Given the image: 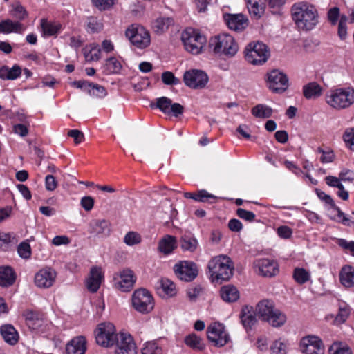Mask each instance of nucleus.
<instances>
[{"mask_svg":"<svg viewBox=\"0 0 354 354\" xmlns=\"http://www.w3.org/2000/svg\"><path fill=\"white\" fill-rule=\"evenodd\" d=\"M203 288L200 285H196L187 290V295L189 299L195 300L202 292Z\"/></svg>","mask_w":354,"mask_h":354,"instance_id":"e2e57ef3","label":"nucleus"},{"mask_svg":"<svg viewBox=\"0 0 354 354\" xmlns=\"http://www.w3.org/2000/svg\"><path fill=\"white\" fill-rule=\"evenodd\" d=\"M185 343L186 345L195 350L202 351L205 348V344L202 339L194 333L185 337Z\"/></svg>","mask_w":354,"mask_h":354,"instance_id":"ea45409f","label":"nucleus"},{"mask_svg":"<svg viewBox=\"0 0 354 354\" xmlns=\"http://www.w3.org/2000/svg\"><path fill=\"white\" fill-rule=\"evenodd\" d=\"M351 308L350 306L344 303L339 306L338 313L335 317L334 324L340 325L346 322L351 314Z\"/></svg>","mask_w":354,"mask_h":354,"instance_id":"4c0bfd02","label":"nucleus"},{"mask_svg":"<svg viewBox=\"0 0 354 354\" xmlns=\"http://www.w3.org/2000/svg\"><path fill=\"white\" fill-rule=\"evenodd\" d=\"M174 23L171 17H159L154 21L152 28L157 34H162L166 31Z\"/></svg>","mask_w":354,"mask_h":354,"instance_id":"f704fd0d","label":"nucleus"},{"mask_svg":"<svg viewBox=\"0 0 354 354\" xmlns=\"http://www.w3.org/2000/svg\"><path fill=\"white\" fill-rule=\"evenodd\" d=\"M216 196L208 193L206 190L202 189L196 193V201L199 202H209L211 199L215 200Z\"/></svg>","mask_w":354,"mask_h":354,"instance_id":"bf43d9fd","label":"nucleus"},{"mask_svg":"<svg viewBox=\"0 0 354 354\" xmlns=\"http://www.w3.org/2000/svg\"><path fill=\"white\" fill-rule=\"evenodd\" d=\"M293 278L299 284H304L310 279V273L304 268H295Z\"/></svg>","mask_w":354,"mask_h":354,"instance_id":"a18cd8bd","label":"nucleus"},{"mask_svg":"<svg viewBox=\"0 0 354 354\" xmlns=\"http://www.w3.org/2000/svg\"><path fill=\"white\" fill-rule=\"evenodd\" d=\"M24 25L19 21L11 19L2 20L0 22V33L9 34L11 32L21 33L24 30Z\"/></svg>","mask_w":354,"mask_h":354,"instance_id":"bb28decb","label":"nucleus"},{"mask_svg":"<svg viewBox=\"0 0 354 354\" xmlns=\"http://www.w3.org/2000/svg\"><path fill=\"white\" fill-rule=\"evenodd\" d=\"M207 268L212 282L228 281L233 274L234 265L230 258L225 255H219L212 258Z\"/></svg>","mask_w":354,"mask_h":354,"instance_id":"f03ea898","label":"nucleus"},{"mask_svg":"<svg viewBox=\"0 0 354 354\" xmlns=\"http://www.w3.org/2000/svg\"><path fill=\"white\" fill-rule=\"evenodd\" d=\"M86 351V341L84 337L73 338L66 346L67 354H84Z\"/></svg>","mask_w":354,"mask_h":354,"instance_id":"b1692460","label":"nucleus"},{"mask_svg":"<svg viewBox=\"0 0 354 354\" xmlns=\"http://www.w3.org/2000/svg\"><path fill=\"white\" fill-rule=\"evenodd\" d=\"M161 77L163 83L166 85H176L180 83L179 79L176 78L170 71L163 72Z\"/></svg>","mask_w":354,"mask_h":354,"instance_id":"5fc2aeb1","label":"nucleus"},{"mask_svg":"<svg viewBox=\"0 0 354 354\" xmlns=\"http://www.w3.org/2000/svg\"><path fill=\"white\" fill-rule=\"evenodd\" d=\"M317 151L322 154L320 158V160L322 163H329L333 161L335 156L332 151H325L322 147H318Z\"/></svg>","mask_w":354,"mask_h":354,"instance_id":"680f3d73","label":"nucleus"},{"mask_svg":"<svg viewBox=\"0 0 354 354\" xmlns=\"http://www.w3.org/2000/svg\"><path fill=\"white\" fill-rule=\"evenodd\" d=\"M110 230V223L105 219H94L88 225V232L96 236H108Z\"/></svg>","mask_w":354,"mask_h":354,"instance_id":"5701e85b","label":"nucleus"},{"mask_svg":"<svg viewBox=\"0 0 354 354\" xmlns=\"http://www.w3.org/2000/svg\"><path fill=\"white\" fill-rule=\"evenodd\" d=\"M174 272L180 280L186 282L192 281L198 274L196 264L189 261H183L175 264Z\"/></svg>","mask_w":354,"mask_h":354,"instance_id":"f8f14e48","label":"nucleus"},{"mask_svg":"<svg viewBox=\"0 0 354 354\" xmlns=\"http://www.w3.org/2000/svg\"><path fill=\"white\" fill-rule=\"evenodd\" d=\"M208 76L200 70L186 71L183 80L186 86L194 89L203 88L208 82Z\"/></svg>","mask_w":354,"mask_h":354,"instance_id":"2eb2a0df","label":"nucleus"},{"mask_svg":"<svg viewBox=\"0 0 354 354\" xmlns=\"http://www.w3.org/2000/svg\"><path fill=\"white\" fill-rule=\"evenodd\" d=\"M21 74V68L15 65L12 68L3 66L0 68V78L2 80H15Z\"/></svg>","mask_w":354,"mask_h":354,"instance_id":"473e14b6","label":"nucleus"},{"mask_svg":"<svg viewBox=\"0 0 354 354\" xmlns=\"http://www.w3.org/2000/svg\"><path fill=\"white\" fill-rule=\"evenodd\" d=\"M292 16L297 26L303 30H310L318 24V12L311 4L302 1L292 7Z\"/></svg>","mask_w":354,"mask_h":354,"instance_id":"f257e3e1","label":"nucleus"},{"mask_svg":"<svg viewBox=\"0 0 354 354\" xmlns=\"http://www.w3.org/2000/svg\"><path fill=\"white\" fill-rule=\"evenodd\" d=\"M221 298L226 302H234L239 298L237 288L231 285L224 286L220 291Z\"/></svg>","mask_w":354,"mask_h":354,"instance_id":"c756f323","label":"nucleus"},{"mask_svg":"<svg viewBox=\"0 0 354 354\" xmlns=\"http://www.w3.org/2000/svg\"><path fill=\"white\" fill-rule=\"evenodd\" d=\"M341 283L346 287L354 286V268L351 266H344L339 273Z\"/></svg>","mask_w":354,"mask_h":354,"instance_id":"c85d7f7f","label":"nucleus"},{"mask_svg":"<svg viewBox=\"0 0 354 354\" xmlns=\"http://www.w3.org/2000/svg\"><path fill=\"white\" fill-rule=\"evenodd\" d=\"M114 280L115 288L125 292L133 288L136 277L132 270L124 269L117 274V277H114Z\"/></svg>","mask_w":354,"mask_h":354,"instance_id":"dca6fc26","label":"nucleus"},{"mask_svg":"<svg viewBox=\"0 0 354 354\" xmlns=\"http://www.w3.org/2000/svg\"><path fill=\"white\" fill-rule=\"evenodd\" d=\"M270 57L268 46L262 42L250 43L245 50V58L248 62L253 65L264 64Z\"/></svg>","mask_w":354,"mask_h":354,"instance_id":"6e6552de","label":"nucleus"},{"mask_svg":"<svg viewBox=\"0 0 354 354\" xmlns=\"http://www.w3.org/2000/svg\"><path fill=\"white\" fill-rule=\"evenodd\" d=\"M41 26L43 35L46 37L55 35L61 30V24L59 23L50 22L44 19L41 21Z\"/></svg>","mask_w":354,"mask_h":354,"instance_id":"72a5a7b5","label":"nucleus"},{"mask_svg":"<svg viewBox=\"0 0 354 354\" xmlns=\"http://www.w3.org/2000/svg\"><path fill=\"white\" fill-rule=\"evenodd\" d=\"M142 241L140 234L136 232L131 231L127 232L124 237V242L129 246L139 244Z\"/></svg>","mask_w":354,"mask_h":354,"instance_id":"49530a36","label":"nucleus"},{"mask_svg":"<svg viewBox=\"0 0 354 354\" xmlns=\"http://www.w3.org/2000/svg\"><path fill=\"white\" fill-rule=\"evenodd\" d=\"M286 346L280 341H275L271 346V354H286Z\"/></svg>","mask_w":354,"mask_h":354,"instance_id":"0e129e2a","label":"nucleus"},{"mask_svg":"<svg viewBox=\"0 0 354 354\" xmlns=\"http://www.w3.org/2000/svg\"><path fill=\"white\" fill-rule=\"evenodd\" d=\"M337 243L343 249L349 250L354 256V241H348L344 239H337Z\"/></svg>","mask_w":354,"mask_h":354,"instance_id":"69168bd1","label":"nucleus"},{"mask_svg":"<svg viewBox=\"0 0 354 354\" xmlns=\"http://www.w3.org/2000/svg\"><path fill=\"white\" fill-rule=\"evenodd\" d=\"M260 1H257L256 4H247L248 9L252 17L259 19L263 15L265 7L262 4H259Z\"/></svg>","mask_w":354,"mask_h":354,"instance_id":"c03bdc74","label":"nucleus"},{"mask_svg":"<svg viewBox=\"0 0 354 354\" xmlns=\"http://www.w3.org/2000/svg\"><path fill=\"white\" fill-rule=\"evenodd\" d=\"M300 348L305 354H324V346L322 340L317 336L309 335L303 337Z\"/></svg>","mask_w":354,"mask_h":354,"instance_id":"f3484780","label":"nucleus"},{"mask_svg":"<svg viewBox=\"0 0 354 354\" xmlns=\"http://www.w3.org/2000/svg\"><path fill=\"white\" fill-rule=\"evenodd\" d=\"M329 351L330 354H353L350 347L342 343H334Z\"/></svg>","mask_w":354,"mask_h":354,"instance_id":"3c124183","label":"nucleus"},{"mask_svg":"<svg viewBox=\"0 0 354 354\" xmlns=\"http://www.w3.org/2000/svg\"><path fill=\"white\" fill-rule=\"evenodd\" d=\"M115 354H137L136 346L131 335L120 333L119 338L115 344Z\"/></svg>","mask_w":354,"mask_h":354,"instance_id":"6ab92c4d","label":"nucleus"},{"mask_svg":"<svg viewBox=\"0 0 354 354\" xmlns=\"http://www.w3.org/2000/svg\"><path fill=\"white\" fill-rule=\"evenodd\" d=\"M88 93L90 95L97 97H104L106 95V91L102 86L91 82V86Z\"/></svg>","mask_w":354,"mask_h":354,"instance_id":"603ef678","label":"nucleus"},{"mask_svg":"<svg viewBox=\"0 0 354 354\" xmlns=\"http://www.w3.org/2000/svg\"><path fill=\"white\" fill-rule=\"evenodd\" d=\"M256 315L257 313L252 306H245L243 307L240 318L242 324L246 330L251 329L256 324L257 322Z\"/></svg>","mask_w":354,"mask_h":354,"instance_id":"393cba45","label":"nucleus"},{"mask_svg":"<svg viewBox=\"0 0 354 354\" xmlns=\"http://www.w3.org/2000/svg\"><path fill=\"white\" fill-rule=\"evenodd\" d=\"M121 69L120 62L114 57L106 59L102 66V72L105 75L119 73Z\"/></svg>","mask_w":354,"mask_h":354,"instance_id":"2f4dec72","label":"nucleus"},{"mask_svg":"<svg viewBox=\"0 0 354 354\" xmlns=\"http://www.w3.org/2000/svg\"><path fill=\"white\" fill-rule=\"evenodd\" d=\"M0 332L3 339L7 344L11 346L17 344L19 338V333L12 325H2L0 328Z\"/></svg>","mask_w":354,"mask_h":354,"instance_id":"a878e982","label":"nucleus"},{"mask_svg":"<svg viewBox=\"0 0 354 354\" xmlns=\"http://www.w3.org/2000/svg\"><path fill=\"white\" fill-rule=\"evenodd\" d=\"M103 28L102 21L96 17L91 16L87 18L86 30L89 33L100 32Z\"/></svg>","mask_w":354,"mask_h":354,"instance_id":"37998d69","label":"nucleus"},{"mask_svg":"<svg viewBox=\"0 0 354 354\" xmlns=\"http://www.w3.org/2000/svg\"><path fill=\"white\" fill-rule=\"evenodd\" d=\"M207 335L209 341L217 347L225 346L230 340L225 326L218 322L212 323L207 327Z\"/></svg>","mask_w":354,"mask_h":354,"instance_id":"9b49d317","label":"nucleus"},{"mask_svg":"<svg viewBox=\"0 0 354 354\" xmlns=\"http://www.w3.org/2000/svg\"><path fill=\"white\" fill-rule=\"evenodd\" d=\"M118 0H91L93 4L100 10H109L113 8Z\"/></svg>","mask_w":354,"mask_h":354,"instance_id":"8fccbe9b","label":"nucleus"},{"mask_svg":"<svg viewBox=\"0 0 354 354\" xmlns=\"http://www.w3.org/2000/svg\"><path fill=\"white\" fill-rule=\"evenodd\" d=\"M126 36L138 48L147 47L151 42L149 32L142 26L132 25L126 30Z\"/></svg>","mask_w":354,"mask_h":354,"instance_id":"9d476101","label":"nucleus"},{"mask_svg":"<svg viewBox=\"0 0 354 354\" xmlns=\"http://www.w3.org/2000/svg\"><path fill=\"white\" fill-rule=\"evenodd\" d=\"M341 181L352 182L354 180V171L350 169H344L339 174Z\"/></svg>","mask_w":354,"mask_h":354,"instance_id":"774afa93","label":"nucleus"},{"mask_svg":"<svg viewBox=\"0 0 354 354\" xmlns=\"http://www.w3.org/2000/svg\"><path fill=\"white\" fill-rule=\"evenodd\" d=\"M335 210L337 212V218L335 219L337 222L348 227L354 225V221L351 218L346 216L339 207H335Z\"/></svg>","mask_w":354,"mask_h":354,"instance_id":"864d4df0","label":"nucleus"},{"mask_svg":"<svg viewBox=\"0 0 354 354\" xmlns=\"http://www.w3.org/2000/svg\"><path fill=\"white\" fill-rule=\"evenodd\" d=\"M224 19L228 28L236 32L243 30L248 26V20L243 14H227Z\"/></svg>","mask_w":354,"mask_h":354,"instance_id":"412c9836","label":"nucleus"},{"mask_svg":"<svg viewBox=\"0 0 354 354\" xmlns=\"http://www.w3.org/2000/svg\"><path fill=\"white\" fill-rule=\"evenodd\" d=\"M152 108L159 109L162 113L166 115H172L178 118L182 115L184 111V107L179 103L172 104L170 98L167 97H161L156 100V104H151Z\"/></svg>","mask_w":354,"mask_h":354,"instance_id":"4468645a","label":"nucleus"},{"mask_svg":"<svg viewBox=\"0 0 354 354\" xmlns=\"http://www.w3.org/2000/svg\"><path fill=\"white\" fill-rule=\"evenodd\" d=\"M80 205L84 210L91 211L94 205V199L91 196H84L81 198Z\"/></svg>","mask_w":354,"mask_h":354,"instance_id":"338daca9","label":"nucleus"},{"mask_svg":"<svg viewBox=\"0 0 354 354\" xmlns=\"http://www.w3.org/2000/svg\"><path fill=\"white\" fill-rule=\"evenodd\" d=\"M180 247L184 251L194 252L198 247V241L189 234H185L181 237Z\"/></svg>","mask_w":354,"mask_h":354,"instance_id":"58836bf2","label":"nucleus"},{"mask_svg":"<svg viewBox=\"0 0 354 354\" xmlns=\"http://www.w3.org/2000/svg\"><path fill=\"white\" fill-rule=\"evenodd\" d=\"M160 285L163 292L169 297H173L177 292L176 285L167 278H162L160 280Z\"/></svg>","mask_w":354,"mask_h":354,"instance_id":"a19ab883","label":"nucleus"},{"mask_svg":"<svg viewBox=\"0 0 354 354\" xmlns=\"http://www.w3.org/2000/svg\"><path fill=\"white\" fill-rule=\"evenodd\" d=\"M26 323L30 329L37 330L42 326L44 321L38 318L35 313H30L26 316Z\"/></svg>","mask_w":354,"mask_h":354,"instance_id":"79ce46f5","label":"nucleus"},{"mask_svg":"<svg viewBox=\"0 0 354 354\" xmlns=\"http://www.w3.org/2000/svg\"><path fill=\"white\" fill-rule=\"evenodd\" d=\"M209 46L216 54H223L227 57H234L239 49L234 37L227 33L219 34L211 38Z\"/></svg>","mask_w":354,"mask_h":354,"instance_id":"39448f33","label":"nucleus"},{"mask_svg":"<svg viewBox=\"0 0 354 354\" xmlns=\"http://www.w3.org/2000/svg\"><path fill=\"white\" fill-rule=\"evenodd\" d=\"M177 246L176 239L171 235H166L158 243V250L165 254L171 253Z\"/></svg>","mask_w":354,"mask_h":354,"instance_id":"cd10ccee","label":"nucleus"},{"mask_svg":"<svg viewBox=\"0 0 354 354\" xmlns=\"http://www.w3.org/2000/svg\"><path fill=\"white\" fill-rule=\"evenodd\" d=\"M255 272L263 277H271L278 272L277 263L269 259H256L253 263Z\"/></svg>","mask_w":354,"mask_h":354,"instance_id":"a211bd4d","label":"nucleus"},{"mask_svg":"<svg viewBox=\"0 0 354 354\" xmlns=\"http://www.w3.org/2000/svg\"><path fill=\"white\" fill-rule=\"evenodd\" d=\"M17 252L21 258L28 259L31 255L30 245L26 242H22L19 245Z\"/></svg>","mask_w":354,"mask_h":354,"instance_id":"6e6d98bb","label":"nucleus"},{"mask_svg":"<svg viewBox=\"0 0 354 354\" xmlns=\"http://www.w3.org/2000/svg\"><path fill=\"white\" fill-rule=\"evenodd\" d=\"M96 343L104 348L115 345L119 338L114 325L110 322L101 323L95 330Z\"/></svg>","mask_w":354,"mask_h":354,"instance_id":"423d86ee","label":"nucleus"},{"mask_svg":"<svg viewBox=\"0 0 354 354\" xmlns=\"http://www.w3.org/2000/svg\"><path fill=\"white\" fill-rule=\"evenodd\" d=\"M15 281V274L10 267H0V286H9L13 284Z\"/></svg>","mask_w":354,"mask_h":354,"instance_id":"7c9ffc66","label":"nucleus"},{"mask_svg":"<svg viewBox=\"0 0 354 354\" xmlns=\"http://www.w3.org/2000/svg\"><path fill=\"white\" fill-rule=\"evenodd\" d=\"M131 300L133 307L140 313H149L154 308L152 295L145 288H139L135 290Z\"/></svg>","mask_w":354,"mask_h":354,"instance_id":"1a4fd4ad","label":"nucleus"},{"mask_svg":"<svg viewBox=\"0 0 354 354\" xmlns=\"http://www.w3.org/2000/svg\"><path fill=\"white\" fill-rule=\"evenodd\" d=\"M236 214L239 218L250 222L253 221L256 217L255 214L252 212L248 211L242 208L237 209Z\"/></svg>","mask_w":354,"mask_h":354,"instance_id":"052dcab7","label":"nucleus"},{"mask_svg":"<svg viewBox=\"0 0 354 354\" xmlns=\"http://www.w3.org/2000/svg\"><path fill=\"white\" fill-rule=\"evenodd\" d=\"M326 102L335 109H343L354 104V88H345L330 90L326 95Z\"/></svg>","mask_w":354,"mask_h":354,"instance_id":"20e7f679","label":"nucleus"},{"mask_svg":"<svg viewBox=\"0 0 354 354\" xmlns=\"http://www.w3.org/2000/svg\"><path fill=\"white\" fill-rule=\"evenodd\" d=\"M255 312L259 318L274 327H279L286 321V315L275 308L274 302L269 299L260 301L256 306Z\"/></svg>","mask_w":354,"mask_h":354,"instance_id":"7ed1b4c3","label":"nucleus"},{"mask_svg":"<svg viewBox=\"0 0 354 354\" xmlns=\"http://www.w3.org/2000/svg\"><path fill=\"white\" fill-rule=\"evenodd\" d=\"M103 277L101 268H92L89 276L86 281L87 289L91 292H96L100 287Z\"/></svg>","mask_w":354,"mask_h":354,"instance_id":"4be33fe9","label":"nucleus"},{"mask_svg":"<svg viewBox=\"0 0 354 354\" xmlns=\"http://www.w3.org/2000/svg\"><path fill=\"white\" fill-rule=\"evenodd\" d=\"M288 86V78L283 73L273 70L268 74V86L272 92L281 93Z\"/></svg>","mask_w":354,"mask_h":354,"instance_id":"ddd939ff","label":"nucleus"},{"mask_svg":"<svg viewBox=\"0 0 354 354\" xmlns=\"http://www.w3.org/2000/svg\"><path fill=\"white\" fill-rule=\"evenodd\" d=\"M322 87L316 82H310L303 88V93L307 99L316 98L322 94Z\"/></svg>","mask_w":354,"mask_h":354,"instance_id":"e433bc0d","label":"nucleus"},{"mask_svg":"<svg viewBox=\"0 0 354 354\" xmlns=\"http://www.w3.org/2000/svg\"><path fill=\"white\" fill-rule=\"evenodd\" d=\"M327 17L332 25H335L339 17V8L338 7L330 8L327 12Z\"/></svg>","mask_w":354,"mask_h":354,"instance_id":"13d9d810","label":"nucleus"},{"mask_svg":"<svg viewBox=\"0 0 354 354\" xmlns=\"http://www.w3.org/2000/svg\"><path fill=\"white\" fill-rule=\"evenodd\" d=\"M141 354H162V351L156 342H148L142 348Z\"/></svg>","mask_w":354,"mask_h":354,"instance_id":"09e8293b","label":"nucleus"},{"mask_svg":"<svg viewBox=\"0 0 354 354\" xmlns=\"http://www.w3.org/2000/svg\"><path fill=\"white\" fill-rule=\"evenodd\" d=\"M57 273L53 268H43L35 274V283L39 288H50L53 285Z\"/></svg>","mask_w":354,"mask_h":354,"instance_id":"aec40b11","label":"nucleus"},{"mask_svg":"<svg viewBox=\"0 0 354 354\" xmlns=\"http://www.w3.org/2000/svg\"><path fill=\"white\" fill-rule=\"evenodd\" d=\"M251 113L255 118H268L272 116L273 110L266 104H259L251 109Z\"/></svg>","mask_w":354,"mask_h":354,"instance_id":"c9c22d12","label":"nucleus"},{"mask_svg":"<svg viewBox=\"0 0 354 354\" xmlns=\"http://www.w3.org/2000/svg\"><path fill=\"white\" fill-rule=\"evenodd\" d=\"M11 15L18 20H24L28 17V12L26 9L19 3L12 6L10 11Z\"/></svg>","mask_w":354,"mask_h":354,"instance_id":"de8ad7c7","label":"nucleus"},{"mask_svg":"<svg viewBox=\"0 0 354 354\" xmlns=\"http://www.w3.org/2000/svg\"><path fill=\"white\" fill-rule=\"evenodd\" d=\"M181 39L186 50L193 55L201 53L207 41L205 36L191 28L182 32Z\"/></svg>","mask_w":354,"mask_h":354,"instance_id":"0eeeda50","label":"nucleus"},{"mask_svg":"<svg viewBox=\"0 0 354 354\" xmlns=\"http://www.w3.org/2000/svg\"><path fill=\"white\" fill-rule=\"evenodd\" d=\"M85 57L88 61H98L101 58V49L97 46H95L91 48Z\"/></svg>","mask_w":354,"mask_h":354,"instance_id":"4d7b16f0","label":"nucleus"}]
</instances>
